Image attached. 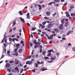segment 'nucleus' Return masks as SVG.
Masks as SVG:
<instances>
[{
  "label": "nucleus",
  "mask_w": 75,
  "mask_h": 75,
  "mask_svg": "<svg viewBox=\"0 0 75 75\" xmlns=\"http://www.w3.org/2000/svg\"><path fill=\"white\" fill-rule=\"evenodd\" d=\"M32 46H33V43H30V47H32Z\"/></svg>",
  "instance_id": "49"
},
{
  "label": "nucleus",
  "mask_w": 75,
  "mask_h": 75,
  "mask_svg": "<svg viewBox=\"0 0 75 75\" xmlns=\"http://www.w3.org/2000/svg\"><path fill=\"white\" fill-rule=\"evenodd\" d=\"M44 59H50V58H49L48 57H44Z\"/></svg>",
  "instance_id": "18"
},
{
  "label": "nucleus",
  "mask_w": 75,
  "mask_h": 75,
  "mask_svg": "<svg viewBox=\"0 0 75 75\" xmlns=\"http://www.w3.org/2000/svg\"><path fill=\"white\" fill-rule=\"evenodd\" d=\"M69 18L70 20H71V19L72 18V17H71L70 16L69 17Z\"/></svg>",
  "instance_id": "64"
},
{
  "label": "nucleus",
  "mask_w": 75,
  "mask_h": 75,
  "mask_svg": "<svg viewBox=\"0 0 75 75\" xmlns=\"http://www.w3.org/2000/svg\"><path fill=\"white\" fill-rule=\"evenodd\" d=\"M16 62H15V64H19V62H18V61H17V60L16 59H15Z\"/></svg>",
  "instance_id": "17"
},
{
  "label": "nucleus",
  "mask_w": 75,
  "mask_h": 75,
  "mask_svg": "<svg viewBox=\"0 0 75 75\" xmlns=\"http://www.w3.org/2000/svg\"><path fill=\"white\" fill-rule=\"evenodd\" d=\"M20 46V44H18L16 45V47H19Z\"/></svg>",
  "instance_id": "44"
},
{
  "label": "nucleus",
  "mask_w": 75,
  "mask_h": 75,
  "mask_svg": "<svg viewBox=\"0 0 75 75\" xmlns=\"http://www.w3.org/2000/svg\"><path fill=\"white\" fill-rule=\"evenodd\" d=\"M19 19H21V21H22V23H24V22H25V21H24V19L23 18H22L21 17L19 18Z\"/></svg>",
  "instance_id": "7"
},
{
  "label": "nucleus",
  "mask_w": 75,
  "mask_h": 75,
  "mask_svg": "<svg viewBox=\"0 0 75 75\" xmlns=\"http://www.w3.org/2000/svg\"><path fill=\"white\" fill-rule=\"evenodd\" d=\"M13 23L12 26L13 27V26H14V25H16V22H13Z\"/></svg>",
  "instance_id": "34"
},
{
  "label": "nucleus",
  "mask_w": 75,
  "mask_h": 75,
  "mask_svg": "<svg viewBox=\"0 0 75 75\" xmlns=\"http://www.w3.org/2000/svg\"><path fill=\"white\" fill-rule=\"evenodd\" d=\"M15 40H16V41H19L18 40L17 38H15Z\"/></svg>",
  "instance_id": "57"
},
{
  "label": "nucleus",
  "mask_w": 75,
  "mask_h": 75,
  "mask_svg": "<svg viewBox=\"0 0 75 75\" xmlns=\"http://www.w3.org/2000/svg\"><path fill=\"white\" fill-rule=\"evenodd\" d=\"M34 61H35V59H32L31 60V61H32V62Z\"/></svg>",
  "instance_id": "62"
},
{
  "label": "nucleus",
  "mask_w": 75,
  "mask_h": 75,
  "mask_svg": "<svg viewBox=\"0 0 75 75\" xmlns=\"http://www.w3.org/2000/svg\"><path fill=\"white\" fill-rule=\"evenodd\" d=\"M27 18H28V19H30V16H27Z\"/></svg>",
  "instance_id": "48"
},
{
  "label": "nucleus",
  "mask_w": 75,
  "mask_h": 75,
  "mask_svg": "<svg viewBox=\"0 0 75 75\" xmlns=\"http://www.w3.org/2000/svg\"><path fill=\"white\" fill-rule=\"evenodd\" d=\"M54 1L55 2H57V3H59V1H59V0H54Z\"/></svg>",
  "instance_id": "22"
},
{
  "label": "nucleus",
  "mask_w": 75,
  "mask_h": 75,
  "mask_svg": "<svg viewBox=\"0 0 75 75\" xmlns=\"http://www.w3.org/2000/svg\"><path fill=\"white\" fill-rule=\"evenodd\" d=\"M32 56V55H30L28 58H27V59H29V58L30 59L31 58V56Z\"/></svg>",
  "instance_id": "55"
},
{
  "label": "nucleus",
  "mask_w": 75,
  "mask_h": 75,
  "mask_svg": "<svg viewBox=\"0 0 75 75\" xmlns=\"http://www.w3.org/2000/svg\"><path fill=\"white\" fill-rule=\"evenodd\" d=\"M38 64L37 63H35V66L36 68H38Z\"/></svg>",
  "instance_id": "21"
},
{
  "label": "nucleus",
  "mask_w": 75,
  "mask_h": 75,
  "mask_svg": "<svg viewBox=\"0 0 75 75\" xmlns=\"http://www.w3.org/2000/svg\"><path fill=\"white\" fill-rule=\"evenodd\" d=\"M59 29L60 30H63L64 29V27H63V24L62 23L61 24V25L59 26Z\"/></svg>",
  "instance_id": "5"
},
{
  "label": "nucleus",
  "mask_w": 75,
  "mask_h": 75,
  "mask_svg": "<svg viewBox=\"0 0 75 75\" xmlns=\"http://www.w3.org/2000/svg\"><path fill=\"white\" fill-rule=\"evenodd\" d=\"M39 47L40 48V49H42V46L41 45H40Z\"/></svg>",
  "instance_id": "50"
},
{
  "label": "nucleus",
  "mask_w": 75,
  "mask_h": 75,
  "mask_svg": "<svg viewBox=\"0 0 75 75\" xmlns=\"http://www.w3.org/2000/svg\"><path fill=\"white\" fill-rule=\"evenodd\" d=\"M65 13L66 14V15H67V14H69V13H68V12L67 11H66L65 12Z\"/></svg>",
  "instance_id": "53"
},
{
  "label": "nucleus",
  "mask_w": 75,
  "mask_h": 75,
  "mask_svg": "<svg viewBox=\"0 0 75 75\" xmlns=\"http://www.w3.org/2000/svg\"><path fill=\"white\" fill-rule=\"evenodd\" d=\"M56 55L57 56V57H58V56L59 55V53L57 52V54H56Z\"/></svg>",
  "instance_id": "32"
},
{
  "label": "nucleus",
  "mask_w": 75,
  "mask_h": 75,
  "mask_svg": "<svg viewBox=\"0 0 75 75\" xmlns=\"http://www.w3.org/2000/svg\"><path fill=\"white\" fill-rule=\"evenodd\" d=\"M37 63L38 64V65H40V64H44V62H39V61H38L37 62Z\"/></svg>",
  "instance_id": "10"
},
{
  "label": "nucleus",
  "mask_w": 75,
  "mask_h": 75,
  "mask_svg": "<svg viewBox=\"0 0 75 75\" xmlns=\"http://www.w3.org/2000/svg\"><path fill=\"white\" fill-rule=\"evenodd\" d=\"M55 59H56V56H53V57H52V56L50 57V59L52 61L55 60Z\"/></svg>",
  "instance_id": "3"
},
{
  "label": "nucleus",
  "mask_w": 75,
  "mask_h": 75,
  "mask_svg": "<svg viewBox=\"0 0 75 75\" xmlns=\"http://www.w3.org/2000/svg\"><path fill=\"white\" fill-rule=\"evenodd\" d=\"M46 54V52L45 51H43L42 52V54L43 55H45Z\"/></svg>",
  "instance_id": "23"
},
{
  "label": "nucleus",
  "mask_w": 75,
  "mask_h": 75,
  "mask_svg": "<svg viewBox=\"0 0 75 75\" xmlns=\"http://www.w3.org/2000/svg\"><path fill=\"white\" fill-rule=\"evenodd\" d=\"M54 24H55V23L49 24L48 25V28H51L52 27L54 26Z\"/></svg>",
  "instance_id": "1"
},
{
  "label": "nucleus",
  "mask_w": 75,
  "mask_h": 75,
  "mask_svg": "<svg viewBox=\"0 0 75 75\" xmlns=\"http://www.w3.org/2000/svg\"><path fill=\"white\" fill-rule=\"evenodd\" d=\"M35 70H36V69H34L33 70H32V72H35Z\"/></svg>",
  "instance_id": "33"
},
{
  "label": "nucleus",
  "mask_w": 75,
  "mask_h": 75,
  "mask_svg": "<svg viewBox=\"0 0 75 75\" xmlns=\"http://www.w3.org/2000/svg\"><path fill=\"white\" fill-rule=\"evenodd\" d=\"M9 41H10V42H11V41H12V38H9Z\"/></svg>",
  "instance_id": "38"
},
{
  "label": "nucleus",
  "mask_w": 75,
  "mask_h": 75,
  "mask_svg": "<svg viewBox=\"0 0 75 75\" xmlns=\"http://www.w3.org/2000/svg\"><path fill=\"white\" fill-rule=\"evenodd\" d=\"M37 41L36 40H34L33 42L34 44H38V45H40L41 43L39 42H36Z\"/></svg>",
  "instance_id": "2"
},
{
  "label": "nucleus",
  "mask_w": 75,
  "mask_h": 75,
  "mask_svg": "<svg viewBox=\"0 0 75 75\" xmlns=\"http://www.w3.org/2000/svg\"><path fill=\"white\" fill-rule=\"evenodd\" d=\"M42 28L43 29H44V28H45V26H44V25H42Z\"/></svg>",
  "instance_id": "42"
},
{
  "label": "nucleus",
  "mask_w": 75,
  "mask_h": 75,
  "mask_svg": "<svg viewBox=\"0 0 75 75\" xmlns=\"http://www.w3.org/2000/svg\"><path fill=\"white\" fill-rule=\"evenodd\" d=\"M24 70V69H22L21 70V74L23 73V70Z\"/></svg>",
  "instance_id": "40"
},
{
  "label": "nucleus",
  "mask_w": 75,
  "mask_h": 75,
  "mask_svg": "<svg viewBox=\"0 0 75 75\" xmlns=\"http://www.w3.org/2000/svg\"><path fill=\"white\" fill-rule=\"evenodd\" d=\"M46 14L47 16H50V13L49 12L47 11Z\"/></svg>",
  "instance_id": "13"
},
{
  "label": "nucleus",
  "mask_w": 75,
  "mask_h": 75,
  "mask_svg": "<svg viewBox=\"0 0 75 75\" xmlns=\"http://www.w3.org/2000/svg\"><path fill=\"white\" fill-rule=\"evenodd\" d=\"M53 34L52 35V36H56V34H55V32H54V33H53Z\"/></svg>",
  "instance_id": "31"
},
{
  "label": "nucleus",
  "mask_w": 75,
  "mask_h": 75,
  "mask_svg": "<svg viewBox=\"0 0 75 75\" xmlns=\"http://www.w3.org/2000/svg\"><path fill=\"white\" fill-rule=\"evenodd\" d=\"M15 71H17L18 73H19V70L18 69V67H16L15 68Z\"/></svg>",
  "instance_id": "6"
},
{
  "label": "nucleus",
  "mask_w": 75,
  "mask_h": 75,
  "mask_svg": "<svg viewBox=\"0 0 75 75\" xmlns=\"http://www.w3.org/2000/svg\"><path fill=\"white\" fill-rule=\"evenodd\" d=\"M52 2H50V3H49V4H48V6H51V5H52Z\"/></svg>",
  "instance_id": "29"
},
{
  "label": "nucleus",
  "mask_w": 75,
  "mask_h": 75,
  "mask_svg": "<svg viewBox=\"0 0 75 75\" xmlns=\"http://www.w3.org/2000/svg\"><path fill=\"white\" fill-rule=\"evenodd\" d=\"M51 55V53H47V56L48 57H50Z\"/></svg>",
  "instance_id": "19"
},
{
  "label": "nucleus",
  "mask_w": 75,
  "mask_h": 75,
  "mask_svg": "<svg viewBox=\"0 0 75 75\" xmlns=\"http://www.w3.org/2000/svg\"><path fill=\"white\" fill-rule=\"evenodd\" d=\"M10 51L8 50L7 52V54H10Z\"/></svg>",
  "instance_id": "56"
},
{
  "label": "nucleus",
  "mask_w": 75,
  "mask_h": 75,
  "mask_svg": "<svg viewBox=\"0 0 75 75\" xmlns=\"http://www.w3.org/2000/svg\"><path fill=\"white\" fill-rule=\"evenodd\" d=\"M58 5H59L58 4H54V6H56V7H58Z\"/></svg>",
  "instance_id": "39"
},
{
  "label": "nucleus",
  "mask_w": 75,
  "mask_h": 75,
  "mask_svg": "<svg viewBox=\"0 0 75 75\" xmlns=\"http://www.w3.org/2000/svg\"><path fill=\"white\" fill-rule=\"evenodd\" d=\"M4 39H3L2 40V41L1 42V43H3V42H4Z\"/></svg>",
  "instance_id": "54"
},
{
  "label": "nucleus",
  "mask_w": 75,
  "mask_h": 75,
  "mask_svg": "<svg viewBox=\"0 0 75 75\" xmlns=\"http://www.w3.org/2000/svg\"><path fill=\"white\" fill-rule=\"evenodd\" d=\"M38 45H35L34 46L35 48H38Z\"/></svg>",
  "instance_id": "30"
},
{
  "label": "nucleus",
  "mask_w": 75,
  "mask_h": 75,
  "mask_svg": "<svg viewBox=\"0 0 75 75\" xmlns=\"http://www.w3.org/2000/svg\"><path fill=\"white\" fill-rule=\"evenodd\" d=\"M44 68H45V67H43V68L42 69V71H45V70H47V69H44Z\"/></svg>",
  "instance_id": "20"
},
{
  "label": "nucleus",
  "mask_w": 75,
  "mask_h": 75,
  "mask_svg": "<svg viewBox=\"0 0 75 75\" xmlns=\"http://www.w3.org/2000/svg\"><path fill=\"white\" fill-rule=\"evenodd\" d=\"M35 30V28H33L32 29V31H34Z\"/></svg>",
  "instance_id": "60"
},
{
  "label": "nucleus",
  "mask_w": 75,
  "mask_h": 75,
  "mask_svg": "<svg viewBox=\"0 0 75 75\" xmlns=\"http://www.w3.org/2000/svg\"><path fill=\"white\" fill-rule=\"evenodd\" d=\"M65 21V18H64L61 20V22L62 23H64Z\"/></svg>",
  "instance_id": "9"
},
{
  "label": "nucleus",
  "mask_w": 75,
  "mask_h": 75,
  "mask_svg": "<svg viewBox=\"0 0 75 75\" xmlns=\"http://www.w3.org/2000/svg\"><path fill=\"white\" fill-rule=\"evenodd\" d=\"M42 8H45V5H42Z\"/></svg>",
  "instance_id": "61"
},
{
  "label": "nucleus",
  "mask_w": 75,
  "mask_h": 75,
  "mask_svg": "<svg viewBox=\"0 0 75 75\" xmlns=\"http://www.w3.org/2000/svg\"><path fill=\"white\" fill-rule=\"evenodd\" d=\"M72 50L73 51H74V52H75V47H73L72 48Z\"/></svg>",
  "instance_id": "36"
},
{
  "label": "nucleus",
  "mask_w": 75,
  "mask_h": 75,
  "mask_svg": "<svg viewBox=\"0 0 75 75\" xmlns=\"http://www.w3.org/2000/svg\"><path fill=\"white\" fill-rule=\"evenodd\" d=\"M70 33H71V30H69V31L68 33H67V35H69Z\"/></svg>",
  "instance_id": "26"
},
{
  "label": "nucleus",
  "mask_w": 75,
  "mask_h": 75,
  "mask_svg": "<svg viewBox=\"0 0 75 75\" xmlns=\"http://www.w3.org/2000/svg\"><path fill=\"white\" fill-rule=\"evenodd\" d=\"M22 51H23V49H20L18 51V52L21 53L22 52Z\"/></svg>",
  "instance_id": "16"
},
{
  "label": "nucleus",
  "mask_w": 75,
  "mask_h": 75,
  "mask_svg": "<svg viewBox=\"0 0 75 75\" xmlns=\"http://www.w3.org/2000/svg\"><path fill=\"white\" fill-rule=\"evenodd\" d=\"M57 13H56V12H55L54 14L53 15V17H54V16H55V15H56Z\"/></svg>",
  "instance_id": "46"
},
{
  "label": "nucleus",
  "mask_w": 75,
  "mask_h": 75,
  "mask_svg": "<svg viewBox=\"0 0 75 75\" xmlns=\"http://www.w3.org/2000/svg\"><path fill=\"white\" fill-rule=\"evenodd\" d=\"M26 64H29V65H32V64H33V62H32L31 61H27L26 62Z\"/></svg>",
  "instance_id": "4"
},
{
  "label": "nucleus",
  "mask_w": 75,
  "mask_h": 75,
  "mask_svg": "<svg viewBox=\"0 0 75 75\" xmlns=\"http://www.w3.org/2000/svg\"><path fill=\"white\" fill-rule=\"evenodd\" d=\"M15 55L16 56H18V52H16L15 53Z\"/></svg>",
  "instance_id": "47"
},
{
  "label": "nucleus",
  "mask_w": 75,
  "mask_h": 75,
  "mask_svg": "<svg viewBox=\"0 0 75 75\" xmlns=\"http://www.w3.org/2000/svg\"><path fill=\"white\" fill-rule=\"evenodd\" d=\"M23 43H24V41H23L21 40V44H23Z\"/></svg>",
  "instance_id": "41"
},
{
  "label": "nucleus",
  "mask_w": 75,
  "mask_h": 75,
  "mask_svg": "<svg viewBox=\"0 0 75 75\" xmlns=\"http://www.w3.org/2000/svg\"><path fill=\"white\" fill-rule=\"evenodd\" d=\"M4 57V55H3V54H2V55L1 57V59H2V58H3Z\"/></svg>",
  "instance_id": "45"
},
{
  "label": "nucleus",
  "mask_w": 75,
  "mask_h": 75,
  "mask_svg": "<svg viewBox=\"0 0 75 75\" xmlns=\"http://www.w3.org/2000/svg\"><path fill=\"white\" fill-rule=\"evenodd\" d=\"M62 40H66V38H62Z\"/></svg>",
  "instance_id": "58"
},
{
  "label": "nucleus",
  "mask_w": 75,
  "mask_h": 75,
  "mask_svg": "<svg viewBox=\"0 0 75 75\" xmlns=\"http://www.w3.org/2000/svg\"><path fill=\"white\" fill-rule=\"evenodd\" d=\"M42 49H40V52H42Z\"/></svg>",
  "instance_id": "52"
},
{
  "label": "nucleus",
  "mask_w": 75,
  "mask_h": 75,
  "mask_svg": "<svg viewBox=\"0 0 75 75\" xmlns=\"http://www.w3.org/2000/svg\"><path fill=\"white\" fill-rule=\"evenodd\" d=\"M46 23H47V22H43L42 23V24L43 25H45V24H46Z\"/></svg>",
  "instance_id": "37"
},
{
  "label": "nucleus",
  "mask_w": 75,
  "mask_h": 75,
  "mask_svg": "<svg viewBox=\"0 0 75 75\" xmlns=\"http://www.w3.org/2000/svg\"><path fill=\"white\" fill-rule=\"evenodd\" d=\"M7 44H6V43H5L4 44V47L5 48H6V46H7Z\"/></svg>",
  "instance_id": "28"
},
{
  "label": "nucleus",
  "mask_w": 75,
  "mask_h": 75,
  "mask_svg": "<svg viewBox=\"0 0 75 75\" xmlns=\"http://www.w3.org/2000/svg\"><path fill=\"white\" fill-rule=\"evenodd\" d=\"M38 57V54H36V55L35 58H37V57Z\"/></svg>",
  "instance_id": "59"
},
{
  "label": "nucleus",
  "mask_w": 75,
  "mask_h": 75,
  "mask_svg": "<svg viewBox=\"0 0 75 75\" xmlns=\"http://www.w3.org/2000/svg\"><path fill=\"white\" fill-rule=\"evenodd\" d=\"M10 67V64L9 63H7L6 64V68H9Z\"/></svg>",
  "instance_id": "8"
},
{
  "label": "nucleus",
  "mask_w": 75,
  "mask_h": 75,
  "mask_svg": "<svg viewBox=\"0 0 75 75\" xmlns=\"http://www.w3.org/2000/svg\"><path fill=\"white\" fill-rule=\"evenodd\" d=\"M68 46H71V44L70 43H69L68 44Z\"/></svg>",
  "instance_id": "63"
},
{
  "label": "nucleus",
  "mask_w": 75,
  "mask_h": 75,
  "mask_svg": "<svg viewBox=\"0 0 75 75\" xmlns=\"http://www.w3.org/2000/svg\"><path fill=\"white\" fill-rule=\"evenodd\" d=\"M54 31H55L56 33H58L59 32V30L57 29H54Z\"/></svg>",
  "instance_id": "15"
},
{
  "label": "nucleus",
  "mask_w": 75,
  "mask_h": 75,
  "mask_svg": "<svg viewBox=\"0 0 75 75\" xmlns=\"http://www.w3.org/2000/svg\"><path fill=\"white\" fill-rule=\"evenodd\" d=\"M69 24V23L68 22H67L65 23L64 25L65 27H68V25Z\"/></svg>",
  "instance_id": "11"
},
{
  "label": "nucleus",
  "mask_w": 75,
  "mask_h": 75,
  "mask_svg": "<svg viewBox=\"0 0 75 75\" xmlns=\"http://www.w3.org/2000/svg\"><path fill=\"white\" fill-rule=\"evenodd\" d=\"M38 7L39 8V10H41V9L42 8V7H41V5L39 4L38 5Z\"/></svg>",
  "instance_id": "14"
},
{
  "label": "nucleus",
  "mask_w": 75,
  "mask_h": 75,
  "mask_svg": "<svg viewBox=\"0 0 75 75\" xmlns=\"http://www.w3.org/2000/svg\"><path fill=\"white\" fill-rule=\"evenodd\" d=\"M70 7L71 8H73L74 7V6L73 5H71L70 6Z\"/></svg>",
  "instance_id": "25"
},
{
  "label": "nucleus",
  "mask_w": 75,
  "mask_h": 75,
  "mask_svg": "<svg viewBox=\"0 0 75 75\" xmlns=\"http://www.w3.org/2000/svg\"><path fill=\"white\" fill-rule=\"evenodd\" d=\"M52 50H48L47 51V52H49V53H51V52H52Z\"/></svg>",
  "instance_id": "24"
},
{
  "label": "nucleus",
  "mask_w": 75,
  "mask_h": 75,
  "mask_svg": "<svg viewBox=\"0 0 75 75\" xmlns=\"http://www.w3.org/2000/svg\"><path fill=\"white\" fill-rule=\"evenodd\" d=\"M66 16L67 17H70V15L69 14H68L67 15H66Z\"/></svg>",
  "instance_id": "51"
},
{
  "label": "nucleus",
  "mask_w": 75,
  "mask_h": 75,
  "mask_svg": "<svg viewBox=\"0 0 75 75\" xmlns=\"http://www.w3.org/2000/svg\"><path fill=\"white\" fill-rule=\"evenodd\" d=\"M45 35H46V36H47V37L48 38H49V36L48 35H47L46 33H45Z\"/></svg>",
  "instance_id": "43"
},
{
  "label": "nucleus",
  "mask_w": 75,
  "mask_h": 75,
  "mask_svg": "<svg viewBox=\"0 0 75 75\" xmlns=\"http://www.w3.org/2000/svg\"><path fill=\"white\" fill-rule=\"evenodd\" d=\"M48 39L49 40H52L53 39V36L52 35H50V37H49V38H48Z\"/></svg>",
  "instance_id": "12"
},
{
  "label": "nucleus",
  "mask_w": 75,
  "mask_h": 75,
  "mask_svg": "<svg viewBox=\"0 0 75 75\" xmlns=\"http://www.w3.org/2000/svg\"><path fill=\"white\" fill-rule=\"evenodd\" d=\"M10 63V64H12V63H13L14 62V61H11L9 62Z\"/></svg>",
  "instance_id": "35"
},
{
  "label": "nucleus",
  "mask_w": 75,
  "mask_h": 75,
  "mask_svg": "<svg viewBox=\"0 0 75 75\" xmlns=\"http://www.w3.org/2000/svg\"><path fill=\"white\" fill-rule=\"evenodd\" d=\"M19 14H20V15H23V13H22V11H20L19 12Z\"/></svg>",
  "instance_id": "27"
}]
</instances>
